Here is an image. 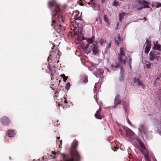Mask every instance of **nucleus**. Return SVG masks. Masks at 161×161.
<instances>
[{"label":"nucleus","mask_w":161,"mask_h":161,"mask_svg":"<svg viewBox=\"0 0 161 161\" xmlns=\"http://www.w3.org/2000/svg\"><path fill=\"white\" fill-rule=\"evenodd\" d=\"M113 5L114 6H117L119 5V2L116 0H115L113 3Z\"/></svg>","instance_id":"nucleus-27"},{"label":"nucleus","mask_w":161,"mask_h":161,"mask_svg":"<svg viewBox=\"0 0 161 161\" xmlns=\"http://www.w3.org/2000/svg\"><path fill=\"white\" fill-rule=\"evenodd\" d=\"M121 102L120 96L119 94H116L114 100V104L113 106L114 108H116L117 106L120 104Z\"/></svg>","instance_id":"nucleus-5"},{"label":"nucleus","mask_w":161,"mask_h":161,"mask_svg":"<svg viewBox=\"0 0 161 161\" xmlns=\"http://www.w3.org/2000/svg\"><path fill=\"white\" fill-rule=\"evenodd\" d=\"M62 140H61L60 141V143L61 144V145H62Z\"/></svg>","instance_id":"nucleus-56"},{"label":"nucleus","mask_w":161,"mask_h":161,"mask_svg":"<svg viewBox=\"0 0 161 161\" xmlns=\"http://www.w3.org/2000/svg\"><path fill=\"white\" fill-rule=\"evenodd\" d=\"M151 41H150L148 39L146 38V46H151Z\"/></svg>","instance_id":"nucleus-23"},{"label":"nucleus","mask_w":161,"mask_h":161,"mask_svg":"<svg viewBox=\"0 0 161 161\" xmlns=\"http://www.w3.org/2000/svg\"><path fill=\"white\" fill-rule=\"evenodd\" d=\"M141 146H142V148H145V146L143 144H142L141 145Z\"/></svg>","instance_id":"nucleus-46"},{"label":"nucleus","mask_w":161,"mask_h":161,"mask_svg":"<svg viewBox=\"0 0 161 161\" xmlns=\"http://www.w3.org/2000/svg\"><path fill=\"white\" fill-rule=\"evenodd\" d=\"M119 79L120 81H123L124 80L123 76L122 75H121L119 77Z\"/></svg>","instance_id":"nucleus-32"},{"label":"nucleus","mask_w":161,"mask_h":161,"mask_svg":"<svg viewBox=\"0 0 161 161\" xmlns=\"http://www.w3.org/2000/svg\"><path fill=\"white\" fill-rule=\"evenodd\" d=\"M104 42V41L103 39H101L99 41L100 44L102 45H103Z\"/></svg>","instance_id":"nucleus-37"},{"label":"nucleus","mask_w":161,"mask_h":161,"mask_svg":"<svg viewBox=\"0 0 161 161\" xmlns=\"http://www.w3.org/2000/svg\"><path fill=\"white\" fill-rule=\"evenodd\" d=\"M58 62H59V61H58H58H57V63H58Z\"/></svg>","instance_id":"nucleus-61"},{"label":"nucleus","mask_w":161,"mask_h":161,"mask_svg":"<svg viewBox=\"0 0 161 161\" xmlns=\"http://www.w3.org/2000/svg\"><path fill=\"white\" fill-rule=\"evenodd\" d=\"M112 66L113 67L115 68H118L120 67L119 65V64H117L116 65H112Z\"/></svg>","instance_id":"nucleus-35"},{"label":"nucleus","mask_w":161,"mask_h":161,"mask_svg":"<svg viewBox=\"0 0 161 161\" xmlns=\"http://www.w3.org/2000/svg\"><path fill=\"white\" fill-rule=\"evenodd\" d=\"M60 138V137H57V139H59Z\"/></svg>","instance_id":"nucleus-55"},{"label":"nucleus","mask_w":161,"mask_h":161,"mask_svg":"<svg viewBox=\"0 0 161 161\" xmlns=\"http://www.w3.org/2000/svg\"><path fill=\"white\" fill-rule=\"evenodd\" d=\"M154 46H155V48L157 50L161 51V46L159 44L155 45L154 44Z\"/></svg>","instance_id":"nucleus-22"},{"label":"nucleus","mask_w":161,"mask_h":161,"mask_svg":"<svg viewBox=\"0 0 161 161\" xmlns=\"http://www.w3.org/2000/svg\"><path fill=\"white\" fill-rule=\"evenodd\" d=\"M125 57V58H126V57L125 56V54L124 53V49L122 47H121L120 49L119 55L118 59L119 63L124 65H125L126 63L125 59H124Z\"/></svg>","instance_id":"nucleus-4"},{"label":"nucleus","mask_w":161,"mask_h":161,"mask_svg":"<svg viewBox=\"0 0 161 161\" xmlns=\"http://www.w3.org/2000/svg\"><path fill=\"white\" fill-rule=\"evenodd\" d=\"M83 82L85 83H86L88 82V78L86 76L84 77L83 79Z\"/></svg>","instance_id":"nucleus-30"},{"label":"nucleus","mask_w":161,"mask_h":161,"mask_svg":"<svg viewBox=\"0 0 161 161\" xmlns=\"http://www.w3.org/2000/svg\"><path fill=\"white\" fill-rule=\"evenodd\" d=\"M0 121L3 124L5 125H8L10 123V121L8 119L6 116L2 117Z\"/></svg>","instance_id":"nucleus-6"},{"label":"nucleus","mask_w":161,"mask_h":161,"mask_svg":"<svg viewBox=\"0 0 161 161\" xmlns=\"http://www.w3.org/2000/svg\"><path fill=\"white\" fill-rule=\"evenodd\" d=\"M99 83H96L95 85L94 88L93 90L94 92H96L97 90L99 89Z\"/></svg>","instance_id":"nucleus-19"},{"label":"nucleus","mask_w":161,"mask_h":161,"mask_svg":"<svg viewBox=\"0 0 161 161\" xmlns=\"http://www.w3.org/2000/svg\"><path fill=\"white\" fill-rule=\"evenodd\" d=\"M53 48H52V50L50 52V55L47 58V61H49L50 60L52 59V58H58L60 56V52L59 50L56 49L54 51L53 50Z\"/></svg>","instance_id":"nucleus-3"},{"label":"nucleus","mask_w":161,"mask_h":161,"mask_svg":"<svg viewBox=\"0 0 161 161\" xmlns=\"http://www.w3.org/2000/svg\"><path fill=\"white\" fill-rule=\"evenodd\" d=\"M118 24H119V23H118L117 24V26L118 25Z\"/></svg>","instance_id":"nucleus-60"},{"label":"nucleus","mask_w":161,"mask_h":161,"mask_svg":"<svg viewBox=\"0 0 161 161\" xmlns=\"http://www.w3.org/2000/svg\"><path fill=\"white\" fill-rule=\"evenodd\" d=\"M134 81L135 83H137L138 85L142 86L143 87L144 86V85L142 83V80L141 81L139 78H134Z\"/></svg>","instance_id":"nucleus-13"},{"label":"nucleus","mask_w":161,"mask_h":161,"mask_svg":"<svg viewBox=\"0 0 161 161\" xmlns=\"http://www.w3.org/2000/svg\"><path fill=\"white\" fill-rule=\"evenodd\" d=\"M60 105H62V104H61L60 103H58V106H59Z\"/></svg>","instance_id":"nucleus-52"},{"label":"nucleus","mask_w":161,"mask_h":161,"mask_svg":"<svg viewBox=\"0 0 161 161\" xmlns=\"http://www.w3.org/2000/svg\"><path fill=\"white\" fill-rule=\"evenodd\" d=\"M89 44H86V45H84L82 47L85 50L86 49L89 47Z\"/></svg>","instance_id":"nucleus-29"},{"label":"nucleus","mask_w":161,"mask_h":161,"mask_svg":"<svg viewBox=\"0 0 161 161\" xmlns=\"http://www.w3.org/2000/svg\"><path fill=\"white\" fill-rule=\"evenodd\" d=\"M111 42L108 43L107 46V49H109L111 46Z\"/></svg>","instance_id":"nucleus-34"},{"label":"nucleus","mask_w":161,"mask_h":161,"mask_svg":"<svg viewBox=\"0 0 161 161\" xmlns=\"http://www.w3.org/2000/svg\"><path fill=\"white\" fill-rule=\"evenodd\" d=\"M114 40L115 43L117 45L119 46L121 41L120 37L119 34L117 35V36L116 38L114 39Z\"/></svg>","instance_id":"nucleus-15"},{"label":"nucleus","mask_w":161,"mask_h":161,"mask_svg":"<svg viewBox=\"0 0 161 161\" xmlns=\"http://www.w3.org/2000/svg\"><path fill=\"white\" fill-rule=\"evenodd\" d=\"M48 7L50 8H54L52 11L51 26L57 30L58 32L64 31L65 28L62 24L64 23L65 20L62 16L63 11L61 6L55 1L51 0L48 2Z\"/></svg>","instance_id":"nucleus-1"},{"label":"nucleus","mask_w":161,"mask_h":161,"mask_svg":"<svg viewBox=\"0 0 161 161\" xmlns=\"http://www.w3.org/2000/svg\"><path fill=\"white\" fill-rule=\"evenodd\" d=\"M160 134L161 135V131H160Z\"/></svg>","instance_id":"nucleus-59"},{"label":"nucleus","mask_w":161,"mask_h":161,"mask_svg":"<svg viewBox=\"0 0 161 161\" xmlns=\"http://www.w3.org/2000/svg\"><path fill=\"white\" fill-rule=\"evenodd\" d=\"M92 46L93 47L92 51L93 53L95 55L98 53L99 51L97 43H96L93 44Z\"/></svg>","instance_id":"nucleus-8"},{"label":"nucleus","mask_w":161,"mask_h":161,"mask_svg":"<svg viewBox=\"0 0 161 161\" xmlns=\"http://www.w3.org/2000/svg\"><path fill=\"white\" fill-rule=\"evenodd\" d=\"M61 76L63 78V80L65 82L67 79L68 78V77L65 76V75L64 74H63L61 75Z\"/></svg>","instance_id":"nucleus-25"},{"label":"nucleus","mask_w":161,"mask_h":161,"mask_svg":"<svg viewBox=\"0 0 161 161\" xmlns=\"http://www.w3.org/2000/svg\"><path fill=\"white\" fill-rule=\"evenodd\" d=\"M52 153L54 155V156H53L52 157V158H55V155H56V153L54 151H52Z\"/></svg>","instance_id":"nucleus-38"},{"label":"nucleus","mask_w":161,"mask_h":161,"mask_svg":"<svg viewBox=\"0 0 161 161\" xmlns=\"http://www.w3.org/2000/svg\"><path fill=\"white\" fill-rule=\"evenodd\" d=\"M123 108H125V111L126 112H127V109L126 108V106L125 102H124L123 103Z\"/></svg>","instance_id":"nucleus-33"},{"label":"nucleus","mask_w":161,"mask_h":161,"mask_svg":"<svg viewBox=\"0 0 161 161\" xmlns=\"http://www.w3.org/2000/svg\"><path fill=\"white\" fill-rule=\"evenodd\" d=\"M94 37L95 36H94L91 38H87L86 40L88 44H90L92 43L94 40Z\"/></svg>","instance_id":"nucleus-17"},{"label":"nucleus","mask_w":161,"mask_h":161,"mask_svg":"<svg viewBox=\"0 0 161 161\" xmlns=\"http://www.w3.org/2000/svg\"><path fill=\"white\" fill-rule=\"evenodd\" d=\"M151 46H146L145 48V52L146 54H147L149 52V50L151 48Z\"/></svg>","instance_id":"nucleus-20"},{"label":"nucleus","mask_w":161,"mask_h":161,"mask_svg":"<svg viewBox=\"0 0 161 161\" xmlns=\"http://www.w3.org/2000/svg\"><path fill=\"white\" fill-rule=\"evenodd\" d=\"M138 3L139 4H142L144 6V8H149V3L145 1L144 0H139L138 1Z\"/></svg>","instance_id":"nucleus-10"},{"label":"nucleus","mask_w":161,"mask_h":161,"mask_svg":"<svg viewBox=\"0 0 161 161\" xmlns=\"http://www.w3.org/2000/svg\"><path fill=\"white\" fill-rule=\"evenodd\" d=\"M159 58V56H157L156 55L155 59H156L157 61H158Z\"/></svg>","instance_id":"nucleus-42"},{"label":"nucleus","mask_w":161,"mask_h":161,"mask_svg":"<svg viewBox=\"0 0 161 161\" xmlns=\"http://www.w3.org/2000/svg\"><path fill=\"white\" fill-rule=\"evenodd\" d=\"M73 14H74V18L75 19L79 20L80 19V17L79 16V12L78 11H75V13H74Z\"/></svg>","instance_id":"nucleus-16"},{"label":"nucleus","mask_w":161,"mask_h":161,"mask_svg":"<svg viewBox=\"0 0 161 161\" xmlns=\"http://www.w3.org/2000/svg\"><path fill=\"white\" fill-rule=\"evenodd\" d=\"M147 161H151V160L149 159L148 157H147Z\"/></svg>","instance_id":"nucleus-49"},{"label":"nucleus","mask_w":161,"mask_h":161,"mask_svg":"<svg viewBox=\"0 0 161 161\" xmlns=\"http://www.w3.org/2000/svg\"><path fill=\"white\" fill-rule=\"evenodd\" d=\"M159 79H160V78H159L158 77L157 78H156V79H157V80H159Z\"/></svg>","instance_id":"nucleus-54"},{"label":"nucleus","mask_w":161,"mask_h":161,"mask_svg":"<svg viewBox=\"0 0 161 161\" xmlns=\"http://www.w3.org/2000/svg\"><path fill=\"white\" fill-rule=\"evenodd\" d=\"M127 121L128 123H129V124H130V125H131L132 123L130 122V120H129V119L128 118L127 119Z\"/></svg>","instance_id":"nucleus-44"},{"label":"nucleus","mask_w":161,"mask_h":161,"mask_svg":"<svg viewBox=\"0 0 161 161\" xmlns=\"http://www.w3.org/2000/svg\"><path fill=\"white\" fill-rule=\"evenodd\" d=\"M77 40L79 42L81 41L82 40H83V39H82L81 37H77Z\"/></svg>","instance_id":"nucleus-40"},{"label":"nucleus","mask_w":161,"mask_h":161,"mask_svg":"<svg viewBox=\"0 0 161 161\" xmlns=\"http://www.w3.org/2000/svg\"><path fill=\"white\" fill-rule=\"evenodd\" d=\"M61 100H62V103H63V101H64L65 103L66 104L68 103L67 99L65 97H63L61 99Z\"/></svg>","instance_id":"nucleus-28"},{"label":"nucleus","mask_w":161,"mask_h":161,"mask_svg":"<svg viewBox=\"0 0 161 161\" xmlns=\"http://www.w3.org/2000/svg\"><path fill=\"white\" fill-rule=\"evenodd\" d=\"M58 92H55V94L54 95V97H57L58 96Z\"/></svg>","instance_id":"nucleus-43"},{"label":"nucleus","mask_w":161,"mask_h":161,"mask_svg":"<svg viewBox=\"0 0 161 161\" xmlns=\"http://www.w3.org/2000/svg\"><path fill=\"white\" fill-rule=\"evenodd\" d=\"M128 63H129V64H131V63H132L131 58H130Z\"/></svg>","instance_id":"nucleus-45"},{"label":"nucleus","mask_w":161,"mask_h":161,"mask_svg":"<svg viewBox=\"0 0 161 161\" xmlns=\"http://www.w3.org/2000/svg\"><path fill=\"white\" fill-rule=\"evenodd\" d=\"M101 108H99L98 109L97 111L96 114H95V117L96 119H101L102 118L103 116L101 114Z\"/></svg>","instance_id":"nucleus-9"},{"label":"nucleus","mask_w":161,"mask_h":161,"mask_svg":"<svg viewBox=\"0 0 161 161\" xmlns=\"http://www.w3.org/2000/svg\"><path fill=\"white\" fill-rule=\"evenodd\" d=\"M88 4H90V3H88Z\"/></svg>","instance_id":"nucleus-57"},{"label":"nucleus","mask_w":161,"mask_h":161,"mask_svg":"<svg viewBox=\"0 0 161 161\" xmlns=\"http://www.w3.org/2000/svg\"><path fill=\"white\" fill-rule=\"evenodd\" d=\"M134 134L135 133L131 130L128 131L126 133V135L128 137H130Z\"/></svg>","instance_id":"nucleus-18"},{"label":"nucleus","mask_w":161,"mask_h":161,"mask_svg":"<svg viewBox=\"0 0 161 161\" xmlns=\"http://www.w3.org/2000/svg\"><path fill=\"white\" fill-rule=\"evenodd\" d=\"M139 130L141 133L145 134L146 132L145 125L143 124H141L139 125Z\"/></svg>","instance_id":"nucleus-11"},{"label":"nucleus","mask_w":161,"mask_h":161,"mask_svg":"<svg viewBox=\"0 0 161 161\" xmlns=\"http://www.w3.org/2000/svg\"><path fill=\"white\" fill-rule=\"evenodd\" d=\"M119 147H114L113 148H112V149L114 151H116V149H118Z\"/></svg>","instance_id":"nucleus-39"},{"label":"nucleus","mask_w":161,"mask_h":161,"mask_svg":"<svg viewBox=\"0 0 161 161\" xmlns=\"http://www.w3.org/2000/svg\"><path fill=\"white\" fill-rule=\"evenodd\" d=\"M7 134L9 137H13L15 135L14 130H9L7 132Z\"/></svg>","instance_id":"nucleus-14"},{"label":"nucleus","mask_w":161,"mask_h":161,"mask_svg":"<svg viewBox=\"0 0 161 161\" xmlns=\"http://www.w3.org/2000/svg\"><path fill=\"white\" fill-rule=\"evenodd\" d=\"M104 17V20L107 22H108V15H104L103 16Z\"/></svg>","instance_id":"nucleus-31"},{"label":"nucleus","mask_w":161,"mask_h":161,"mask_svg":"<svg viewBox=\"0 0 161 161\" xmlns=\"http://www.w3.org/2000/svg\"><path fill=\"white\" fill-rule=\"evenodd\" d=\"M80 5L81 6H82L83 5V4L82 3H80Z\"/></svg>","instance_id":"nucleus-53"},{"label":"nucleus","mask_w":161,"mask_h":161,"mask_svg":"<svg viewBox=\"0 0 161 161\" xmlns=\"http://www.w3.org/2000/svg\"><path fill=\"white\" fill-rule=\"evenodd\" d=\"M125 14V12H123L122 13H120L119 14V20L121 22L122 21V19H123V17L124 15Z\"/></svg>","instance_id":"nucleus-21"},{"label":"nucleus","mask_w":161,"mask_h":161,"mask_svg":"<svg viewBox=\"0 0 161 161\" xmlns=\"http://www.w3.org/2000/svg\"><path fill=\"white\" fill-rule=\"evenodd\" d=\"M151 64H152L149 62H148V63L146 65L147 68L149 69L151 67Z\"/></svg>","instance_id":"nucleus-26"},{"label":"nucleus","mask_w":161,"mask_h":161,"mask_svg":"<svg viewBox=\"0 0 161 161\" xmlns=\"http://www.w3.org/2000/svg\"><path fill=\"white\" fill-rule=\"evenodd\" d=\"M51 88L53 89V90H54V89H53L52 87H51Z\"/></svg>","instance_id":"nucleus-58"},{"label":"nucleus","mask_w":161,"mask_h":161,"mask_svg":"<svg viewBox=\"0 0 161 161\" xmlns=\"http://www.w3.org/2000/svg\"><path fill=\"white\" fill-rule=\"evenodd\" d=\"M143 19L145 20V21H146L147 20V18L146 17H144Z\"/></svg>","instance_id":"nucleus-50"},{"label":"nucleus","mask_w":161,"mask_h":161,"mask_svg":"<svg viewBox=\"0 0 161 161\" xmlns=\"http://www.w3.org/2000/svg\"><path fill=\"white\" fill-rule=\"evenodd\" d=\"M70 83L67 82V84H66V85L65 86V89L67 90H69V87H70Z\"/></svg>","instance_id":"nucleus-24"},{"label":"nucleus","mask_w":161,"mask_h":161,"mask_svg":"<svg viewBox=\"0 0 161 161\" xmlns=\"http://www.w3.org/2000/svg\"><path fill=\"white\" fill-rule=\"evenodd\" d=\"M78 145L77 140L74 141L72 144L69 150V153L66 155L62 153L63 161H80L81 156L79 153L77 151L76 148Z\"/></svg>","instance_id":"nucleus-2"},{"label":"nucleus","mask_w":161,"mask_h":161,"mask_svg":"<svg viewBox=\"0 0 161 161\" xmlns=\"http://www.w3.org/2000/svg\"><path fill=\"white\" fill-rule=\"evenodd\" d=\"M56 67L55 66H54L52 68V66L50 65V64L48 63V65L47 66V68L51 72V75L52 76H53V74L56 72Z\"/></svg>","instance_id":"nucleus-7"},{"label":"nucleus","mask_w":161,"mask_h":161,"mask_svg":"<svg viewBox=\"0 0 161 161\" xmlns=\"http://www.w3.org/2000/svg\"><path fill=\"white\" fill-rule=\"evenodd\" d=\"M55 45H54L53 46V47H55Z\"/></svg>","instance_id":"nucleus-62"},{"label":"nucleus","mask_w":161,"mask_h":161,"mask_svg":"<svg viewBox=\"0 0 161 161\" xmlns=\"http://www.w3.org/2000/svg\"><path fill=\"white\" fill-rule=\"evenodd\" d=\"M56 121V122L57 123H54V125L55 126H57L59 124V123H58V120H55V122H54L55 123Z\"/></svg>","instance_id":"nucleus-36"},{"label":"nucleus","mask_w":161,"mask_h":161,"mask_svg":"<svg viewBox=\"0 0 161 161\" xmlns=\"http://www.w3.org/2000/svg\"><path fill=\"white\" fill-rule=\"evenodd\" d=\"M102 74H103V73H100V74H99V75L97 76L96 75V76L97 77H99V76H101V75Z\"/></svg>","instance_id":"nucleus-47"},{"label":"nucleus","mask_w":161,"mask_h":161,"mask_svg":"<svg viewBox=\"0 0 161 161\" xmlns=\"http://www.w3.org/2000/svg\"><path fill=\"white\" fill-rule=\"evenodd\" d=\"M161 6V3H158L156 6V7L158 8Z\"/></svg>","instance_id":"nucleus-41"},{"label":"nucleus","mask_w":161,"mask_h":161,"mask_svg":"<svg viewBox=\"0 0 161 161\" xmlns=\"http://www.w3.org/2000/svg\"><path fill=\"white\" fill-rule=\"evenodd\" d=\"M156 54L153 52H151L149 54V59L151 61H153L155 59Z\"/></svg>","instance_id":"nucleus-12"},{"label":"nucleus","mask_w":161,"mask_h":161,"mask_svg":"<svg viewBox=\"0 0 161 161\" xmlns=\"http://www.w3.org/2000/svg\"><path fill=\"white\" fill-rule=\"evenodd\" d=\"M129 64V66L130 68L131 69V64Z\"/></svg>","instance_id":"nucleus-51"},{"label":"nucleus","mask_w":161,"mask_h":161,"mask_svg":"<svg viewBox=\"0 0 161 161\" xmlns=\"http://www.w3.org/2000/svg\"><path fill=\"white\" fill-rule=\"evenodd\" d=\"M107 0H102V2L103 3L105 2Z\"/></svg>","instance_id":"nucleus-48"}]
</instances>
